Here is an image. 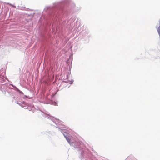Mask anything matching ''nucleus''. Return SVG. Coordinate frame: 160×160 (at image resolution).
Returning <instances> with one entry per match:
<instances>
[{
	"mask_svg": "<svg viewBox=\"0 0 160 160\" xmlns=\"http://www.w3.org/2000/svg\"><path fill=\"white\" fill-rule=\"evenodd\" d=\"M157 31L159 36H160V25L157 28Z\"/></svg>",
	"mask_w": 160,
	"mask_h": 160,
	"instance_id": "f257e3e1",
	"label": "nucleus"
},
{
	"mask_svg": "<svg viewBox=\"0 0 160 160\" xmlns=\"http://www.w3.org/2000/svg\"><path fill=\"white\" fill-rule=\"evenodd\" d=\"M65 137L66 139H67V141L68 142V143H69L71 142V140L69 139V138H68V137H66V136H65Z\"/></svg>",
	"mask_w": 160,
	"mask_h": 160,
	"instance_id": "f03ea898",
	"label": "nucleus"
},
{
	"mask_svg": "<svg viewBox=\"0 0 160 160\" xmlns=\"http://www.w3.org/2000/svg\"><path fill=\"white\" fill-rule=\"evenodd\" d=\"M159 23H160V19L159 20Z\"/></svg>",
	"mask_w": 160,
	"mask_h": 160,
	"instance_id": "7ed1b4c3",
	"label": "nucleus"
}]
</instances>
